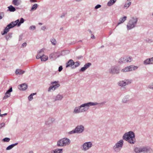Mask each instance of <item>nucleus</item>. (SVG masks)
I'll return each mask as SVG.
<instances>
[{
    "instance_id": "obj_63",
    "label": "nucleus",
    "mask_w": 153,
    "mask_h": 153,
    "mask_svg": "<svg viewBox=\"0 0 153 153\" xmlns=\"http://www.w3.org/2000/svg\"><path fill=\"white\" fill-rule=\"evenodd\" d=\"M89 30L90 32H91V30Z\"/></svg>"
},
{
    "instance_id": "obj_26",
    "label": "nucleus",
    "mask_w": 153,
    "mask_h": 153,
    "mask_svg": "<svg viewBox=\"0 0 153 153\" xmlns=\"http://www.w3.org/2000/svg\"><path fill=\"white\" fill-rule=\"evenodd\" d=\"M25 72V71H22L20 69H16L15 72L16 74H24Z\"/></svg>"
},
{
    "instance_id": "obj_56",
    "label": "nucleus",
    "mask_w": 153,
    "mask_h": 153,
    "mask_svg": "<svg viewBox=\"0 0 153 153\" xmlns=\"http://www.w3.org/2000/svg\"><path fill=\"white\" fill-rule=\"evenodd\" d=\"M151 60L152 64H153V57L151 58Z\"/></svg>"
},
{
    "instance_id": "obj_21",
    "label": "nucleus",
    "mask_w": 153,
    "mask_h": 153,
    "mask_svg": "<svg viewBox=\"0 0 153 153\" xmlns=\"http://www.w3.org/2000/svg\"><path fill=\"white\" fill-rule=\"evenodd\" d=\"M8 11H10L11 12H14L16 10V9L15 7L13 6L12 5H10L8 7Z\"/></svg>"
},
{
    "instance_id": "obj_48",
    "label": "nucleus",
    "mask_w": 153,
    "mask_h": 153,
    "mask_svg": "<svg viewBox=\"0 0 153 153\" xmlns=\"http://www.w3.org/2000/svg\"><path fill=\"white\" fill-rule=\"evenodd\" d=\"M101 7V5L100 4H97L95 7V9H97L100 8Z\"/></svg>"
},
{
    "instance_id": "obj_37",
    "label": "nucleus",
    "mask_w": 153,
    "mask_h": 153,
    "mask_svg": "<svg viewBox=\"0 0 153 153\" xmlns=\"http://www.w3.org/2000/svg\"><path fill=\"white\" fill-rule=\"evenodd\" d=\"M131 2H129L128 3H126L124 5V7H126V8H128L129 6L131 4Z\"/></svg>"
},
{
    "instance_id": "obj_45",
    "label": "nucleus",
    "mask_w": 153,
    "mask_h": 153,
    "mask_svg": "<svg viewBox=\"0 0 153 153\" xmlns=\"http://www.w3.org/2000/svg\"><path fill=\"white\" fill-rule=\"evenodd\" d=\"M146 41L148 43H151L152 42L153 40L151 39H146Z\"/></svg>"
},
{
    "instance_id": "obj_2",
    "label": "nucleus",
    "mask_w": 153,
    "mask_h": 153,
    "mask_svg": "<svg viewBox=\"0 0 153 153\" xmlns=\"http://www.w3.org/2000/svg\"><path fill=\"white\" fill-rule=\"evenodd\" d=\"M123 138L131 144H134L136 142L134 134L131 131L126 133L123 136Z\"/></svg>"
},
{
    "instance_id": "obj_46",
    "label": "nucleus",
    "mask_w": 153,
    "mask_h": 153,
    "mask_svg": "<svg viewBox=\"0 0 153 153\" xmlns=\"http://www.w3.org/2000/svg\"><path fill=\"white\" fill-rule=\"evenodd\" d=\"M82 68L80 70V71L83 72L84 71H85V70L87 68Z\"/></svg>"
},
{
    "instance_id": "obj_23",
    "label": "nucleus",
    "mask_w": 153,
    "mask_h": 153,
    "mask_svg": "<svg viewBox=\"0 0 153 153\" xmlns=\"http://www.w3.org/2000/svg\"><path fill=\"white\" fill-rule=\"evenodd\" d=\"M126 16H125L123 18L120 19L119 20L120 22H118L117 24V25H119L120 24L124 22L126 19Z\"/></svg>"
},
{
    "instance_id": "obj_5",
    "label": "nucleus",
    "mask_w": 153,
    "mask_h": 153,
    "mask_svg": "<svg viewBox=\"0 0 153 153\" xmlns=\"http://www.w3.org/2000/svg\"><path fill=\"white\" fill-rule=\"evenodd\" d=\"M124 141L123 140H121L117 143H116L113 147L114 151L116 152H118L120 151L123 145Z\"/></svg>"
},
{
    "instance_id": "obj_11",
    "label": "nucleus",
    "mask_w": 153,
    "mask_h": 153,
    "mask_svg": "<svg viewBox=\"0 0 153 153\" xmlns=\"http://www.w3.org/2000/svg\"><path fill=\"white\" fill-rule=\"evenodd\" d=\"M80 64V62H74L73 60L71 59H70L66 63V67H68L69 66H72L73 65H74L75 67L79 66Z\"/></svg>"
},
{
    "instance_id": "obj_31",
    "label": "nucleus",
    "mask_w": 153,
    "mask_h": 153,
    "mask_svg": "<svg viewBox=\"0 0 153 153\" xmlns=\"http://www.w3.org/2000/svg\"><path fill=\"white\" fill-rule=\"evenodd\" d=\"M40 58L41 59V61H45L48 59V57L45 55L41 57Z\"/></svg>"
},
{
    "instance_id": "obj_1",
    "label": "nucleus",
    "mask_w": 153,
    "mask_h": 153,
    "mask_svg": "<svg viewBox=\"0 0 153 153\" xmlns=\"http://www.w3.org/2000/svg\"><path fill=\"white\" fill-rule=\"evenodd\" d=\"M24 19L22 18L20 19L19 21V19H18L15 21L11 22L9 24H8L4 28L3 33H1V34L4 35L7 33L9 31V29L13 28L17 26L19 27L21 24L24 23Z\"/></svg>"
},
{
    "instance_id": "obj_64",
    "label": "nucleus",
    "mask_w": 153,
    "mask_h": 153,
    "mask_svg": "<svg viewBox=\"0 0 153 153\" xmlns=\"http://www.w3.org/2000/svg\"><path fill=\"white\" fill-rule=\"evenodd\" d=\"M59 67H62V66H60Z\"/></svg>"
},
{
    "instance_id": "obj_39",
    "label": "nucleus",
    "mask_w": 153,
    "mask_h": 153,
    "mask_svg": "<svg viewBox=\"0 0 153 153\" xmlns=\"http://www.w3.org/2000/svg\"><path fill=\"white\" fill-rule=\"evenodd\" d=\"M148 88H149L153 89V82L149 84L148 86Z\"/></svg>"
},
{
    "instance_id": "obj_59",
    "label": "nucleus",
    "mask_w": 153,
    "mask_h": 153,
    "mask_svg": "<svg viewBox=\"0 0 153 153\" xmlns=\"http://www.w3.org/2000/svg\"><path fill=\"white\" fill-rule=\"evenodd\" d=\"M51 153H55V152L54 151H51Z\"/></svg>"
},
{
    "instance_id": "obj_10",
    "label": "nucleus",
    "mask_w": 153,
    "mask_h": 153,
    "mask_svg": "<svg viewBox=\"0 0 153 153\" xmlns=\"http://www.w3.org/2000/svg\"><path fill=\"white\" fill-rule=\"evenodd\" d=\"M58 82H51L52 86H50L48 88V91H51V90L54 91L57 89L60 86V85L59 84Z\"/></svg>"
},
{
    "instance_id": "obj_60",
    "label": "nucleus",
    "mask_w": 153,
    "mask_h": 153,
    "mask_svg": "<svg viewBox=\"0 0 153 153\" xmlns=\"http://www.w3.org/2000/svg\"><path fill=\"white\" fill-rule=\"evenodd\" d=\"M38 24L40 25H42V23L40 22Z\"/></svg>"
},
{
    "instance_id": "obj_47",
    "label": "nucleus",
    "mask_w": 153,
    "mask_h": 153,
    "mask_svg": "<svg viewBox=\"0 0 153 153\" xmlns=\"http://www.w3.org/2000/svg\"><path fill=\"white\" fill-rule=\"evenodd\" d=\"M5 124L4 123H2L0 124V129H1L2 127L4 126Z\"/></svg>"
},
{
    "instance_id": "obj_44",
    "label": "nucleus",
    "mask_w": 153,
    "mask_h": 153,
    "mask_svg": "<svg viewBox=\"0 0 153 153\" xmlns=\"http://www.w3.org/2000/svg\"><path fill=\"white\" fill-rule=\"evenodd\" d=\"M28 99L29 101H31L33 99V96L32 94H30L28 97Z\"/></svg>"
},
{
    "instance_id": "obj_38",
    "label": "nucleus",
    "mask_w": 153,
    "mask_h": 153,
    "mask_svg": "<svg viewBox=\"0 0 153 153\" xmlns=\"http://www.w3.org/2000/svg\"><path fill=\"white\" fill-rule=\"evenodd\" d=\"M10 138L8 137H5L2 140V141L4 142H9L10 140Z\"/></svg>"
},
{
    "instance_id": "obj_55",
    "label": "nucleus",
    "mask_w": 153,
    "mask_h": 153,
    "mask_svg": "<svg viewBox=\"0 0 153 153\" xmlns=\"http://www.w3.org/2000/svg\"><path fill=\"white\" fill-rule=\"evenodd\" d=\"M62 69L63 68H59V71L60 72L62 70Z\"/></svg>"
},
{
    "instance_id": "obj_54",
    "label": "nucleus",
    "mask_w": 153,
    "mask_h": 153,
    "mask_svg": "<svg viewBox=\"0 0 153 153\" xmlns=\"http://www.w3.org/2000/svg\"><path fill=\"white\" fill-rule=\"evenodd\" d=\"M30 1L31 2H35L37 1L35 0H30Z\"/></svg>"
},
{
    "instance_id": "obj_41",
    "label": "nucleus",
    "mask_w": 153,
    "mask_h": 153,
    "mask_svg": "<svg viewBox=\"0 0 153 153\" xmlns=\"http://www.w3.org/2000/svg\"><path fill=\"white\" fill-rule=\"evenodd\" d=\"M128 100L126 98H124L122 100V102L123 103H126L128 102Z\"/></svg>"
},
{
    "instance_id": "obj_50",
    "label": "nucleus",
    "mask_w": 153,
    "mask_h": 153,
    "mask_svg": "<svg viewBox=\"0 0 153 153\" xmlns=\"http://www.w3.org/2000/svg\"><path fill=\"white\" fill-rule=\"evenodd\" d=\"M27 45V44L26 42H24L22 45V46L23 47H26Z\"/></svg>"
},
{
    "instance_id": "obj_33",
    "label": "nucleus",
    "mask_w": 153,
    "mask_h": 153,
    "mask_svg": "<svg viewBox=\"0 0 153 153\" xmlns=\"http://www.w3.org/2000/svg\"><path fill=\"white\" fill-rule=\"evenodd\" d=\"M55 121V119L53 118H48V124H51Z\"/></svg>"
},
{
    "instance_id": "obj_30",
    "label": "nucleus",
    "mask_w": 153,
    "mask_h": 153,
    "mask_svg": "<svg viewBox=\"0 0 153 153\" xmlns=\"http://www.w3.org/2000/svg\"><path fill=\"white\" fill-rule=\"evenodd\" d=\"M118 85L122 87L126 86V82L124 80L120 81L118 83Z\"/></svg>"
},
{
    "instance_id": "obj_43",
    "label": "nucleus",
    "mask_w": 153,
    "mask_h": 153,
    "mask_svg": "<svg viewBox=\"0 0 153 153\" xmlns=\"http://www.w3.org/2000/svg\"><path fill=\"white\" fill-rule=\"evenodd\" d=\"M91 65V63H88L86 64L84 66V67H89Z\"/></svg>"
},
{
    "instance_id": "obj_42",
    "label": "nucleus",
    "mask_w": 153,
    "mask_h": 153,
    "mask_svg": "<svg viewBox=\"0 0 153 153\" xmlns=\"http://www.w3.org/2000/svg\"><path fill=\"white\" fill-rule=\"evenodd\" d=\"M4 12H0V20L2 19L4 16Z\"/></svg>"
},
{
    "instance_id": "obj_15",
    "label": "nucleus",
    "mask_w": 153,
    "mask_h": 153,
    "mask_svg": "<svg viewBox=\"0 0 153 153\" xmlns=\"http://www.w3.org/2000/svg\"><path fill=\"white\" fill-rule=\"evenodd\" d=\"M59 53L58 52H55L51 54L49 56V57L50 59H55L57 57L59 56Z\"/></svg>"
},
{
    "instance_id": "obj_32",
    "label": "nucleus",
    "mask_w": 153,
    "mask_h": 153,
    "mask_svg": "<svg viewBox=\"0 0 153 153\" xmlns=\"http://www.w3.org/2000/svg\"><path fill=\"white\" fill-rule=\"evenodd\" d=\"M38 7V4H34L32 7L31 8V10H30V11H32L33 10H35Z\"/></svg>"
},
{
    "instance_id": "obj_12",
    "label": "nucleus",
    "mask_w": 153,
    "mask_h": 153,
    "mask_svg": "<svg viewBox=\"0 0 153 153\" xmlns=\"http://www.w3.org/2000/svg\"><path fill=\"white\" fill-rule=\"evenodd\" d=\"M84 105H81L80 106L75 108L73 113L75 114H77L82 112L81 110V108L84 106Z\"/></svg>"
},
{
    "instance_id": "obj_8",
    "label": "nucleus",
    "mask_w": 153,
    "mask_h": 153,
    "mask_svg": "<svg viewBox=\"0 0 153 153\" xmlns=\"http://www.w3.org/2000/svg\"><path fill=\"white\" fill-rule=\"evenodd\" d=\"M132 57L130 56H127L126 57H121L118 60L119 63L122 64L126 62H131V61Z\"/></svg>"
},
{
    "instance_id": "obj_16",
    "label": "nucleus",
    "mask_w": 153,
    "mask_h": 153,
    "mask_svg": "<svg viewBox=\"0 0 153 153\" xmlns=\"http://www.w3.org/2000/svg\"><path fill=\"white\" fill-rule=\"evenodd\" d=\"M137 68H124L121 70V71L123 72L131 71L133 70H135Z\"/></svg>"
},
{
    "instance_id": "obj_7",
    "label": "nucleus",
    "mask_w": 153,
    "mask_h": 153,
    "mask_svg": "<svg viewBox=\"0 0 153 153\" xmlns=\"http://www.w3.org/2000/svg\"><path fill=\"white\" fill-rule=\"evenodd\" d=\"M84 130V126L80 125L77 126L74 130H73L69 132L70 134L75 133H80L82 132Z\"/></svg>"
},
{
    "instance_id": "obj_28",
    "label": "nucleus",
    "mask_w": 153,
    "mask_h": 153,
    "mask_svg": "<svg viewBox=\"0 0 153 153\" xmlns=\"http://www.w3.org/2000/svg\"><path fill=\"white\" fill-rule=\"evenodd\" d=\"M134 151L136 153H140L142 152L141 147L135 148L134 149Z\"/></svg>"
},
{
    "instance_id": "obj_49",
    "label": "nucleus",
    "mask_w": 153,
    "mask_h": 153,
    "mask_svg": "<svg viewBox=\"0 0 153 153\" xmlns=\"http://www.w3.org/2000/svg\"><path fill=\"white\" fill-rule=\"evenodd\" d=\"M22 36H23V35L22 34H21L19 36V41H20L22 40Z\"/></svg>"
},
{
    "instance_id": "obj_24",
    "label": "nucleus",
    "mask_w": 153,
    "mask_h": 153,
    "mask_svg": "<svg viewBox=\"0 0 153 153\" xmlns=\"http://www.w3.org/2000/svg\"><path fill=\"white\" fill-rule=\"evenodd\" d=\"M143 63L145 65L152 64L151 58L147 59L143 62Z\"/></svg>"
},
{
    "instance_id": "obj_62",
    "label": "nucleus",
    "mask_w": 153,
    "mask_h": 153,
    "mask_svg": "<svg viewBox=\"0 0 153 153\" xmlns=\"http://www.w3.org/2000/svg\"><path fill=\"white\" fill-rule=\"evenodd\" d=\"M104 47V46L103 45H102L101 47V48H103Z\"/></svg>"
},
{
    "instance_id": "obj_14",
    "label": "nucleus",
    "mask_w": 153,
    "mask_h": 153,
    "mask_svg": "<svg viewBox=\"0 0 153 153\" xmlns=\"http://www.w3.org/2000/svg\"><path fill=\"white\" fill-rule=\"evenodd\" d=\"M44 50V49H42L38 51V54L36 56V59H40L41 57L45 55Z\"/></svg>"
},
{
    "instance_id": "obj_3",
    "label": "nucleus",
    "mask_w": 153,
    "mask_h": 153,
    "mask_svg": "<svg viewBox=\"0 0 153 153\" xmlns=\"http://www.w3.org/2000/svg\"><path fill=\"white\" fill-rule=\"evenodd\" d=\"M137 20L138 19L137 17H132L127 24V29L129 30L134 28L137 23Z\"/></svg>"
},
{
    "instance_id": "obj_40",
    "label": "nucleus",
    "mask_w": 153,
    "mask_h": 153,
    "mask_svg": "<svg viewBox=\"0 0 153 153\" xmlns=\"http://www.w3.org/2000/svg\"><path fill=\"white\" fill-rule=\"evenodd\" d=\"M36 29V27L34 25H32L30 26L29 28V29L31 30H35Z\"/></svg>"
},
{
    "instance_id": "obj_29",
    "label": "nucleus",
    "mask_w": 153,
    "mask_h": 153,
    "mask_svg": "<svg viewBox=\"0 0 153 153\" xmlns=\"http://www.w3.org/2000/svg\"><path fill=\"white\" fill-rule=\"evenodd\" d=\"M117 0H110L107 3L108 6H111L114 4Z\"/></svg>"
},
{
    "instance_id": "obj_53",
    "label": "nucleus",
    "mask_w": 153,
    "mask_h": 153,
    "mask_svg": "<svg viewBox=\"0 0 153 153\" xmlns=\"http://www.w3.org/2000/svg\"><path fill=\"white\" fill-rule=\"evenodd\" d=\"M46 28V27L45 26H43L41 27V29L42 30H45Z\"/></svg>"
},
{
    "instance_id": "obj_36",
    "label": "nucleus",
    "mask_w": 153,
    "mask_h": 153,
    "mask_svg": "<svg viewBox=\"0 0 153 153\" xmlns=\"http://www.w3.org/2000/svg\"><path fill=\"white\" fill-rule=\"evenodd\" d=\"M51 42L52 44L53 45H55L56 43V40L54 39H51Z\"/></svg>"
},
{
    "instance_id": "obj_17",
    "label": "nucleus",
    "mask_w": 153,
    "mask_h": 153,
    "mask_svg": "<svg viewBox=\"0 0 153 153\" xmlns=\"http://www.w3.org/2000/svg\"><path fill=\"white\" fill-rule=\"evenodd\" d=\"M142 151L144 153H148L151 152L152 149L148 147H141Z\"/></svg>"
},
{
    "instance_id": "obj_6",
    "label": "nucleus",
    "mask_w": 153,
    "mask_h": 153,
    "mask_svg": "<svg viewBox=\"0 0 153 153\" xmlns=\"http://www.w3.org/2000/svg\"><path fill=\"white\" fill-rule=\"evenodd\" d=\"M98 104L97 102H89L87 103H84L82 105H84V106L81 108V110L82 112H86L88 110L90 106L96 105Z\"/></svg>"
},
{
    "instance_id": "obj_20",
    "label": "nucleus",
    "mask_w": 153,
    "mask_h": 153,
    "mask_svg": "<svg viewBox=\"0 0 153 153\" xmlns=\"http://www.w3.org/2000/svg\"><path fill=\"white\" fill-rule=\"evenodd\" d=\"M20 0H13L12 3L15 6H18L21 4Z\"/></svg>"
},
{
    "instance_id": "obj_4",
    "label": "nucleus",
    "mask_w": 153,
    "mask_h": 153,
    "mask_svg": "<svg viewBox=\"0 0 153 153\" xmlns=\"http://www.w3.org/2000/svg\"><path fill=\"white\" fill-rule=\"evenodd\" d=\"M70 143V140L67 138H64L59 140L57 141L58 146H63L68 145Z\"/></svg>"
},
{
    "instance_id": "obj_25",
    "label": "nucleus",
    "mask_w": 153,
    "mask_h": 153,
    "mask_svg": "<svg viewBox=\"0 0 153 153\" xmlns=\"http://www.w3.org/2000/svg\"><path fill=\"white\" fill-rule=\"evenodd\" d=\"M12 33H9L7 35L5 36V38L7 41L12 38Z\"/></svg>"
},
{
    "instance_id": "obj_58",
    "label": "nucleus",
    "mask_w": 153,
    "mask_h": 153,
    "mask_svg": "<svg viewBox=\"0 0 153 153\" xmlns=\"http://www.w3.org/2000/svg\"><path fill=\"white\" fill-rule=\"evenodd\" d=\"M36 93H32V94H32V95L33 96V95H36Z\"/></svg>"
},
{
    "instance_id": "obj_52",
    "label": "nucleus",
    "mask_w": 153,
    "mask_h": 153,
    "mask_svg": "<svg viewBox=\"0 0 153 153\" xmlns=\"http://www.w3.org/2000/svg\"><path fill=\"white\" fill-rule=\"evenodd\" d=\"M7 115V113H5V114H1L0 115V117H3L4 116H6Z\"/></svg>"
},
{
    "instance_id": "obj_51",
    "label": "nucleus",
    "mask_w": 153,
    "mask_h": 153,
    "mask_svg": "<svg viewBox=\"0 0 153 153\" xmlns=\"http://www.w3.org/2000/svg\"><path fill=\"white\" fill-rule=\"evenodd\" d=\"M66 14V13H64L62 14L61 16L60 17L61 18H62L65 17V16Z\"/></svg>"
},
{
    "instance_id": "obj_22",
    "label": "nucleus",
    "mask_w": 153,
    "mask_h": 153,
    "mask_svg": "<svg viewBox=\"0 0 153 153\" xmlns=\"http://www.w3.org/2000/svg\"><path fill=\"white\" fill-rule=\"evenodd\" d=\"M63 98V96L60 94H58L55 98L54 100L58 101L61 100Z\"/></svg>"
},
{
    "instance_id": "obj_35",
    "label": "nucleus",
    "mask_w": 153,
    "mask_h": 153,
    "mask_svg": "<svg viewBox=\"0 0 153 153\" xmlns=\"http://www.w3.org/2000/svg\"><path fill=\"white\" fill-rule=\"evenodd\" d=\"M55 153H62V149H56L54 150Z\"/></svg>"
},
{
    "instance_id": "obj_61",
    "label": "nucleus",
    "mask_w": 153,
    "mask_h": 153,
    "mask_svg": "<svg viewBox=\"0 0 153 153\" xmlns=\"http://www.w3.org/2000/svg\"><path fill=\"white\" fill-rule=\"evenodd\" d=\"M29 153H33V152L32 151H30Z\"/></svg>"
},
{
    "instance_id": "obj_19",
    "label": "nucleus",
    "mask_w": 153,
    "mask_h": 153,
    "mask_svg": "<svg viewBox=\"0 0 153 153\" xmlns=\"http://www.w3.org/2000/svg\"><path fill=\"white\" fill-rule=\"evenodd\" d=\"M27 88V85L25 83H23L20 85L18 86V88L20 90L24 91L26 90Z\"/></svg>"
},
{
    "instance_id": "obj_27",
    "label": "nucleus",
    "mask_w": 153,
    "mask_h": 153,
    "mask_svg": "<svg viewBox=\"0 0 153 153\" xmlns=\"http://www.w3.org/2000/svg\"><path fill=\"white\" fill-rule=\"evenodd\" d=\"M18 144V143H16L14 144H12L8 146L6 149V150H8L11 149L14 146Z\"/></svg>"
},
{
    "instance_id": "obj_13",
    "label": "nucleus",
    "mask_w": 153,
    "mask_h": 153,
    "mask_svg": "<svg viewBox=\"0 0 153 153\" xmlns=\"http://www.w3.org/2000/svg\"><path fill=\"white\" fill-rule=\"evenodd\" d=\"M12 91V87H11L7 91L5 94L4 96L3 97V100H5L9 97L10 96V93Z\"/></svg>"
},
{
    "instance_id": "obj_57",
    "label": "nucleus",
    "mask_w": 153,
    "mask_h": 153,
    "mask_svg": "<svg viewBox=\"0 0 153 153\" xmlns=\"http://www.w3.org/2000/svg\"><path fill=\"white\" fill-rule=\"evenodd\" d=\"M91 38L92 39H94L95 37L93 34H92L91 36Z\"/></svg>"
},
{
    "instance_id": "obj_9",
    "label": "nucleus",
    "mask_w": 153,
    "mask_h": 153,
    "mask_svg": "<svg viewBox=\"0 0 153 153\" xmlns=\"http://www.w3.org/2000/svg\"><path fill=\"white\" fill-rule=\"evenodd\" d=\"M92 146V144L91 142H85L83 143L81 147V148L82 151H86L91 148Z\"/></svg>"
},
{
    "instance_id": "obj_18",
    "label": "nucleus",
    "mask_w": 153,
    "mask_h": 153,
    "mask_svg": "<svg viewBox=\"0 0 153 153\" xmlns=\"http://www.w3.org/2000/svg\"><path fill=\"white\" fill-rule=\"evenodd\" d=\"M119 68H112L110 72L113 74H118L119 72Z\"/></svg>"
},
{
    "instance_id": "obj_34",
    "label": "nucleus",
    "mask_w": 153,
    "mask_h": 153,
    "mask_svg": "<svg viewBox=\"0 0 153 153\" xmlns=\"http://www.w3.org/2000/svg\"><path fill=\"white\" fill-rule=\"evenodd\" d=\"M125 82H126V85H127L130 84L132 82V80L131 79H125Z\"/></svg>"
}]
</instances>
